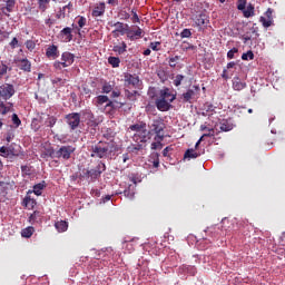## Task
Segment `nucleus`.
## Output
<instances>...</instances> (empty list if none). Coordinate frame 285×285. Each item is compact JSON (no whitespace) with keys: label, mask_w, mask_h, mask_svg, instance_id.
I'll use <instances>...</instances> for the list:
<instances>
[{"label":"nucleus","mask_w":285,"mask_h":285,"mask_svg":"<svg viewBox=\"0 0 285 285\" xmlns=\"http://www.w3.org/2000/svg\"><path fill=\"white\" fill-rule=\"evenodd\" d=\"M90 157L96 159H112L117 153V145L112 141H98L91 146Z\"/></svg>","instance_id":"obj_1"},{"label":"nucleus","mask_w":285,"mask_h":285,"mask_svg":"<svg viewBox=\"0 0 285 285\" xmlns=\"http://www.w3.org/2000/svg\"><path fill=\"white\" fill-rule=\"evenodd\" d=\"M175 99H177V91L168 87H164L158 92V97L155 101V106L157 110H159L160 112H168V110L173 108L171 104L173 101H175Z\"/></svg>","instance_id":"obj_2"},{"label":"nucleus","mask_w":285,"mask_h":285,"mask_svg":"<svg viewBox=\"0 0 285 285\" xmlns=\"http://www.w3.org/2000/svg\"><path fill=\"white\" fill-rule=\"evenodd\" d=\"M129 130L136 132L132 136L135 144H146L150 139V131H148L144 121L129 126Z\"/></svg>","instance_id":"obj_3"},{"label":"nucleus","mask_w":285,"mask_h":285,"mask_svg":"<svg viewBox=\"0 0 285 285\" xmlns=\"http://www.w3.org/2000/svg\"><path fill=\"white\" fill-rule=\"evenodd\" d=\"M75 150V147L67 145L61 146L58 150H53L52 148H50L47 150V155L51 157V159H63L65 161H68V159L72 157Z\"/></svg>","instance_id":"obj_4"},{"label":"nucleus","mask_w":285,"mask_h":285,"mask_svg":"<svg viewBox=\"0 0 285 285\" xmlns=\"http://www.w3.org/2000/svg\"><path fill=\"white\" fill-rule=\"evenodd\" d=\"M106 170V164L100 161L94 169H83L80 174L82 179H91V181H96L101 177V173Z\"/></svg>","instance_id":"obj_5"},{"label":"nucleus","mask_w":285,"mask_h":285,"mask_svg":"<svg viewBox=\"0 0 285 285\" xmlns=\"http://www.w3.org/2000/svg\"><path fill=\"white\" fill-rule=\"evenodd\" d=\"M17 90L14 89V85L12 83H2L0 86V99H3V101H8L9 99H12L14 97Z\"/></svg>","instance_id":"obj_6"},{"label":"nucleus","mask_w":285,"mask_h":285,"mask_svg":"<svg viewBox=\"0 0 285 285\" xmlns=\"http://www.w3.org/2000/svg\"><path fill=\"white\" fill-rule=\"evenodd\" d=\"M66 124L69 125L70 130H77L81 124V114L71 112L65 116Z\"/></svg>","instance_id":"obj_7"},{"label":"nucleus","mask_w":285,"mask_h":285,"mask_svg":"<svg viewBox=\"0 0 285 285\" xmlns=\"http://www.w3.org/2000/svg\"><path fill=\"white\" fill-rule=\"evenodd\" d=\"M164 122L159 120H154L151 124V132H155L156 137L160 139V141H164Z\"/></svg>","instance_id":"obj_8"},{"label":"nucleus","mask_w":285,"mask_h":285,"mask_svg":"<svg viewBox=\"0 0 285 285\" xmlns=\"http://www.w3.org/2000/svg\"><path fill=\"white\" fill-rule=\"evenodd\" d=\"M125 88H139V76L131 73L125 75Z\"/></svg>","instance_id":"obj_9"},{"label":"nucleus","mask_w":285,"mask_h":285,"mask_svg":"<svg viewBox=\"0 0 285 285\" xmlns=\"http://www.w3.org/2000/svg\"><path fill=\"white\" fill-rule=\"evenodd\" d=\"M128 23H124V22H116L114 23V28H116L114 31H111V35L117 38L119 37V35L124 36L126 35L127 30H128Z\"/></svg>","instance_id":"obj_10"},{"label":"nucleus","mask_w":285,"mask_h":285,"mask_svg":"<svg viewBox=\"0 0 285 285\" xmlns=\"http://www.w3.org/2000/svg\"><path fill=\"white\" fill-rule=\"evenodd\" d=\"M136 30L130 29V26L127 28V31L125 35H127L128 39H130V41H137V39H141L142 35H144V30H141V28L136 27Z\"/></svg>","instance_id":"obj_11"},{"label":"nucleus","mask_w":285,"mask_h":285,"mask_svg":"<svg viewBox=\"0 0 285 285\" xmlns=\"http://www.w3.org/2000/svg\"><path fill=\"white\" fill-rule=\"evenodd\" d=\"M61 61L62 68H69V66H72V63H75V55H72L70 51H65L61 55Z\"/></svg>","instance_id":"obj_12"},{"label":"nucleus","mask_w":285,"mask_h":285,"mask_svg":"<svg viewBox=\"0 0 285 285\" xmlns=\"http://www.w3.org/2000/svg\"><path fill=\"white\" fill-rule=\"evenodd\" d=\"M60 37L65 43L72 41V28L66 27L60 31Z\"/></svg>","instance_id":"obj_13"},{"label":"nucleus","mask_w":285,"mask_h":285,"mask_svg":"<svg viewBox=\"0 0 285 285\" xmlns=\"http://www.w3.org/2000/svg\"><path fill=\"white\" fill-rule=\"evenodd\" d=\"M46 57H48V59H58L59 47H57L56 45L49 46L46 50Z\"/></svg>","instance_id":"obj_14"},{"label":"nucleus","mask_w":285,"mask_h":285,"mask_svg":"<svg viewBox=\"0 0 285 285\" xmlns=\"http://www.w3.org/2000/svg\"><path fill=\"white\" fill-rule=\"evenodd\" d=\"M216 109H217V107H215V105L207 102L203 107V116L204 117H213V115L216 112L215 111Z\"/></svg>","instance_id":"obj_15"},{"label":"nucleus","mask_w":285,"mask_h":285,"mask_svg":"<svg viewBox=\"0 0 285 285\" xmlns=\"http://www.w3.org/2000/svg\"><path fill=\"white\" fill-rule=\"evenodd\" d=\"M208 16L206 13H200L195 17V24L198 28H202V26H208Z\"/></svg>","instance_id":"obj_16"},{"label":"nucleus","mask_w":285,"mask_h":285,"mask_svg":"<svg viewBox=\"0 0 285 285\" xmlns=\"http://www.w3.org/2000/svg\"><path fill=\"white\" fill-rule=\"evenodd\" d=\"M106 12V3L99 2L92 10V17H104Z\"/></svg>","instance_id":"obj_17"},{"label":"nucleus","mask_w":285,"mask_h":285,"mask_svg":"<svg viewBox=\"0 0 285 285\" xmlns=\"http://www.w3.org/2000/svg\"><path fill=\"white\" fill-rule=\"evenodd\" d=\"M22 206H24V208H28V210H32V208L37 206V200L27 195L22 200Z\"/></svg>","instance_id":"obj_18"},{"label":"nucleus","mask_w":285,"mask_h":285,"mask_svg":"<svg viewBox=\"0 0 285 285\" xmlns=\"http://www.w3.org/2000/svg\"><path fill=\"white\" fill-rule=\"evenodd\" d=\"M16 1L14 0H7L6 7L1 8V12L6 14L7 17H10L8 12H12L14 10Z\"/></svg>","instance_id":"obj_19"},{"label":"nucleus","mask_w":285,"mask_h":285,"mask_svg":"<svg viewBox=\"0 0 285 285\" xmlns=\"http://www.w3.org/2000/svg\"><path fill=\"white\" fill-rule=\"evenodd\" d=\"M246 82H242V79L239 77H235L233 80V90H236L237 92L244 90L246 88Z\"/></svg>","instance_id":"obj_20"},{"label":"nucleus","mask_w":285,"mask_h":285,"mask_svg":"<svg viewBox=\"0 0 285 285\" xmlns=\"http://www.w3.org/2000/svg\"><path fill=\"white\" fill-rule=\"evenodd\" d=\"M14 104L12 102H7V105H4L3 101L0 102V115L6 116L8 115V112H10V110L13 108Z\"/></svg>","instance_id":"obj_21"},{"label":"nucleus","mask_w":285,"mask_h":285,"mask_svg":"<svg viewBox=\"0 0 285 285\" xmlns=\"http://www.w3.org/2000/svg\"><path fill=\"white\" fill-rule=\"evenodd\" d=\"M20 70H23V72H30L32 70V63H30V60L28 59H20Z\"/></svg>","instance_id":"obj_22"},{"label":"nucleus","mask_w":285,"mask_h":285,"mask_svg":"<svg viewBox=\"0 0 285 285\" xmlns=\"http://www.w3.org/2000/svg\"><path fill=\"white\" fill-rule=\"evenodd\" d=\"M197 157H202V154L195 149H187L184 154V159H197Z\"/></svg>","instance_id":"obj_23"},{"label":"nucleus","mask_w":285,"mask_h":285,"mask_svg":"<svg viewBox=\"0 0 285 285\" xmlns=\"http://www.w3.org/2000/svg\"><path fill=\"white\" fill-rule=\"evenodd\" d=\"M8 151H9V157L12 156V157H19V155L21 154V147L20 146H17L14 144H11L9 147H8Z\"/></svg>","instance_id":"obj_24"},{"label":"nucleus","mask_w":285,"mask_h":285,"mask_svg":"<svg viewBox=\"0 0 285 285\" xmlns=\"http://www.w3.org/2000/svg\"><path fill=\"white\" fill-rule=\"evenodd\" d=\"M55 228H56V230H58V233H66V230H68V222H66V220H58L55 224Z\"/></svg>","instance_id":"obj_25"},{"label":"nucleus","mask_w":285,"mask_h":285,"mask_svg":"<svg viewBox=\"0 0 285 285\" xmlns=\"http://www.w3.org/2000/svg\"><path fill=\"white\" fill-rule=\"evenodd\" d=\"M245 19H250V17H255V6L249 3L247 8L243 11Z\"/></svg>","instance_id":"obj_26"},{"label":"nucleus","mask_w":285,"mask_h":285,"mask_svg":"<svg viewBox=\"0 0 285 285\" xmlns=\"http://www.w3.org/2000/svg\"><path fill=\"white\" fill-rule=\"evenodd\" d=\"M85 117L87 119L88 126H94V127L97 126V119L95 118V114L94 112L87 111V112H85Z\"/></svg>","instance_id":"obj_27"},{"label":"nucleus","mask_w":285,"mask_h":285,"mask_svg":"<svg viewBox=\"0 0 285 285\" xmlns=\"http://www.w3.org/2000/svg\"><path fill=\"white\" fill-rule=\"evenodd\" d=\"M56 124H57V117L47 115V118L45 120V126H47V128H55Z\"/></svg>","instance_id":"obj_28"},{"label":"nucleus","mask_w":285,"mask_h":285,"mask_svg":"<svg viewBox=\"0 0 285 285\" xmlns=\"http://www.w3.org/2000/svg\"><path fill=\"white\" fill-rule=\"evenodd\" d=\"M137 95H139V92L137 90H131L130 89H125V97L127 99H129V101H135L137 99Z\"/></svg>","instance_id":"obj_29"},{"label":"nucleus","mask_w":285,"mask_h":285,"mask_svg":"<svg viewBox=\"0 0 285 285\" xmlns=\"http://www.w3.org/2000/svg\"><path fill=\"white\" fill-rule=\"evenodd\" d=\"M185 80L186 76L178 73L174 77L173 83L176 88H179V86H181V83H184Z\"/></svg>","instance_id":"obj_30"},{"label":"nucleus","mask_w":285,"mask_h":285,"mask_svg":"<svg viewBox=\"0 0 285 285\" xmlns=\"http://www.w3.org/2000/svg\"><path fill=\"white\" fill-rule=\"evenodd\" d=\"M108 101H109L108 96L100 95V96L95 98V105L97 107L104 106V104H108Z\"/></svg>","instance_id":"obj_31"},{"label":"nucleus","mask_w":285,"mask_h":285,"mask_svg":"<svg viewBox=\"0 0 285 285\" xmlns=\"http://www.w3.org/2000/svg\"><path fill=\"white\" fill-rule=\"evenodd\" d=\"M194 95H195V90L188 89L186 92H184V94L181 95L183 101H184L185 104H189V101H190V99H193Z\"/></svg>","instance_id":"obj_32"},{"label":"nucleus","mask_w":285,"mask_h":285,"mask_svg":"<svg viewBox=\"0 0 285 285\" xmlns=\"http://www.w3.org/2000/svg\"><path fill=\"white\" fill-rule=\"evenodd\" d=\"M38 9L40 12H46L48 10V6H50V0H37Z\"/></svg>","instance_id":"obj_33"},{"label":"nucleus","mask_w":285,"mask_h":285,"mask_svg":"<svg viewBox=\"0 0 285 285\" xmlns=\"http://www.w3.org/2000/svg\"><path fill=\"white\" fill-rule=\"evenodd\" d=\"M144 144H146V142H136L129 147V150L131 153L138 154V153H140V150H144Z\"/></svg>","instance_id":"obj_34"},{"label":"nucleus","mask_w":285,"mask_h":285,"mask_svg":"<svg viewBox=\"0 0 285 285\" xmlns=\"http://www.w3.org/2000/svg\"><path fill=\"white\" fill-rule=\"evenodd\" d=\"M33 234H35V227H32V226H29V227L22 229V232H21L22 237H26L27 239L32 237Z\"/></svg>","instance_id":"obj_35"},{"label":"nucleus","mask_w":285,"mask_h":285,"mask_svg":"<svg viewBox=\"0 0 285 285\" xmlns=\"http://www.w3.org/2000/svg\"><path fill=\"white\" fill-rule=\"evenodd\" d=\"M125 197L128 199L135 198V186L130 185L127 189L124 190Z\"/></svg>","instance_id":"obj_36"},{"label":"nucleus","mask_w":285,"mask_h":285,"mask_svg":"<svg viewBox=\"0 0 285 285\" xmlns=\"http://www.w3.org/2000/svg\"><path fill=\"white\" fill-rule=\"evenodd\" d=\"M43 188H46V181L39 183L37 185L33 186V193L35 195H37L38 197L41 195V190H43Z\"/></svg>","instance_id":"obj_37"},{"label":"nucleus","mask_w":285,"mask_h":285,"mask_svg":"<svg viewBox=\"0 0 285 285\" xmlns=\"http://www.w3.org/2000/svg\"><path fill=\"white\" fill-rule=\"evenodd\" d=\"M108 63L112 66V68H119V63H121V60L119 59V57L110 56L108 58Z\"/></svg>","instance_id":"obj_38"},{"label":"nucleus","mask_w":285,"mask_h":285,"mask_svg":"<svg viewBox=\"0 0 285 285\" xmlns=\"http://www.w3.org/2000/svg\"><path fill=\"white\" fill-rule=\"evenodd\" d=\"M128 46L126 45V42H121V46H115L114 47V52H117L118 55H124V52H126Z\"/></svg>","instance_id":"obj_39"},{"label":"nucleus","mask_w":285,"mask_h":285,"mask_svg":"<svg viewBox=\"0 0 285 285\" xmlns=\"http://www.w3.org/2000/svg\"><path fill=\"white\" fill-rule=\"evenodd\" d=\"M259 22L262 23L263 28H271V26H273V20L262 16L259 18Z\"/></svg>","instance_id":"obj_40"},{"label":"nucleus","mask_w":285,"mask_h":285,"mask_svg":"<svg viewBox=\"0 0 285 285\" xmlns=\"http://www.w3.org/2000/svg\"><path fill=\"white\" fill-rule=\"evenodd\" d=\"M39 217H41V214L39 212H33L30 216H29V222L30 224H37V222H39Z\"/></svg>","instance_id":"obj_41"},{"label":"nucleus","mask_w":285,"mask_h":285,"mask_svg":"<svg viewBox=\"0 0 285 285\" xmlns=\"http://www.w3.org/2000/svg\"><path fill=\"white\" fill-rule=\"evenodd\" d=\"M220 130H223V132H228V131L233 130V125L228 124L227 120H224L220 124Z\"/></svg>","instance_id":"obj_42"},{"label":"nucleus","mask_w":285,"mask_h":285,"mask_svg":"<svg viewBox=\"0 0 285 285\" xmlns=\"http://www.w3.org/2000/svg\"><path fill=\"white\" fill-rule=\"evenodd\" d=\"M179 59H181L180 56L170 57L168 61L169 68H177V62L179 61Z\"/></svg>","instance_id":"obj_43"},{"label":"nucleus","mask_w":285,"mask_h":285,"mask_svg":"<svg viewBox=\"0 0 285 285\" xmlns=\"http://www.w3.org/2000/svg\"><path fill=\"white\" fill-rule=\"evenodd\" d=\"M247 3H248L247 0H238L237 10H240V12H243L246 9Z\"/></svg>","instance_id":"obj_44"},{"label":"nucleus","mask_w":285,"mask_h":285,"mask_svg":"<svg viewBox=\"0 0 285 285\" xmlns=\"http://www.w3.org/2000/svg\"><path fill=\"white\" fill-rule=\"evenodd\" d=\"M243 61H248V59L253 60L255 59V53H253L250 50L247 51L246 53L242 55Z\"/></svg>","instance_id":"obj_45"},{"label":"nucleus","mask_w":285,"mask_h":285,"mask_svg":"<svg viewBox=\"0 0 285 285\" xmlns=\"http://www.w3.org/2000/svg\"><path fill=\"white\" fill-rule=\"evenodd\" d=\"M180 37L181 39H190V37H193V32L190 31V29H184L180 32Z\"/></svg>","instance_id":"obj_46"},{"label":"nucleus","mask_w":285,"mask_h":285,"mask_svg":"<svg viewBox=\"0 0 285 285\" xmlns=\"http://www.w3.org/2000/svg\"><path fill=\"white\" fill-rule=\"evenodd\" d=\"M86 23H87L86 17L79 16L78 17V26H79L78 32L81 30V28H83L86 26Z\"/></svg>","instance_id":"obj_47"},{"label":"nucleus","mask_w":285,"mask_h":285,"mask_svg":"<svg viewBox=\"0 0 285 285\" xmlns=\"http://www.w3.org/2000/svg\"><path fill=\"white\" fill-rule=\"evenodd\" d=\"M102 92L105 95H108L109 92H112V85L106 82L104 86H102Z\"/></svg>","instance_id":"obj_48"},{"label":"nucleus","mask_w":285,"mask_h":285,"mask_svg":"<svg viewBox=\"0 0 285 285\" xmlns=\"http://www.w3.org/2000/svg\"><path fill=\"white\" fill-rule=\"evenodd\" d=\"M12 124L16 126V128H19V126H21V119H19V116L17 114L12 115Z\"/></svg>","instance_id":"obj_49"},{"label":"nucleus","mask_w":285,"mask_h":285,"mask_svg":"<svg viewBox=\"0 0 285 285\" xmlns=\"http://www.w3.org/2000/svg\"><path fill=\"white\" fill-rule=\"evenodd\" d=\"M164 148V144L161 141H155L151 144V150H161Z\"/></svg>","instance_id":"obj_50"},{"label":"nucleus","mask_w":285,"mask_h":285,"mask_svg":"<svg viewBox=\"0 0 285 285\" xmlns=\"http://www.w3.org/2000/svg\"><path fill=\"white\" fill-rule=\"evenodd\" d=\"M24 46H26V48L28 49V50H35V48H37V45L35 43V41H32V40H27L26 41V43H24Z\"/></svg>","instance_id":"obj_51"},{"label":"nucleus","mask_w":285,"mask_h":285,"mask_svg":"<svg viewBox=\"0 0 285 285\" xmlns=\"http://www.w3.org/2000/svg\"><path fill=\"white\" fill-rule=\"evenodd\" d=\"M236 52H239V49H237V48H233V49H230L228 52H227V59H235V55H236Z\"/></svg>","instance_id":"obj_52"},{"label":"nucleus","mask_w":285,"mask_h":285,"mask_svg":"<svg viewBox=\"0 0 285 285\" xmlns=\"http://www.w3.org/2000/svg\"><path fill=\"white\" fill-rule=\"evenodd\" d=\"M67 10H68V11H67ZM66 11H67V14H70V12L72 11V2H69L68 4H66V6L62 8V10H61L62 14H66Z\"/></svg>","instance_id":"obj_53"},{"label":"nucleus","mask_w":285,"mask_h":285,"mask_svg":"<svg viewBox=\"0 0 285 285\" xmlns=\"http://www.w3.org/2000/svg\"><path fill=\"white\" fill-rule=\"evenodd\" d=\"M159 46H161V42H150L149 48H151L155 52H159Z\"/></svg>","instance_id":"obj_54"},{"label":"nucleus","mask_w":285,"mask_h":285,"mask_svg":"<svg viewBox=\"0 0 285 285\" xmlns=\"http://www.w3.org/2000/svg\"><path fill=\"white\" fill-rule=\"evenodd\" d=\"M119 17H120V19H124L125 21H128V19H130V13H128L126 10H121L119 12Z\"/></svg>","instance_id":"obj_55"},{"label":"nucleus","mask_w":285,"mask_h":285,"mask_svg":"<svg viewBox=\"0 0 285 285\" xmlns=\"http://www.w3.org/2000/svg\"><path fill=\"white\" fill-rule=\"evenodd\" d=\"M0 156L1 157H10V154L8 151V147H6V146L0 147Z\"/></svg>","instance_id":"obj_56"},{"label":"nucleus","mask_w":285,"mask_h":285,"mask_svg":"<svg viewBox=\"0 0 285 285\" xmlns=\"http://www.w3.org/2000/svg\"><path fill=\"white\" fill-rule=\"evenodd\" d=\"M131 13H132V17H131L132 23H139L140 20H139V16L137 14V11L131 10Z\"/></svg>","instance_id":"obj_57"},{"label":"nucleus","mask_w":285,"mask_h":285,"mask_svg":"<svg viewBox=\"0 0 285 285\" xmlns=\"http://www.w3.org/2000/svg\"><path fill=\"white\" fill-rule=\"evenodd\" d=\"M3 75H8V65L4 63L0 67V77H3Z\"/></svg>","instance_id":"obj_58"},{"label":"nucleus","mask_w":285,"mask_h":285,"mask_svg":"<svg viewBox=\"0 0 285 285\" xmlns=\"http://www.w3.org/2000/svg\"><path fill=\"white\" fill-rule=\"evenodd\" d=\"M149 157V161H159V153L157 151L151 153Z\"/></svg>","instance_id":"obj_59"},{"label":"nucleus","mask_w":285,"mask_h":285,"mask_svg":"<svg viewBox=\"0 0 285 285\" xmlns=\"http://www.w3.org/2000/svg\"><path fill=\"white\" fill-rule=\"evenodd\" d=\"M187 273H189V275H193V276L197 275V267L188 266L187 267Z\"/></svg>","instance_id":"obj_60"},{"label":"nucleus","mask_w":285,"mask_h":285,"mask_svg":"<svg viewBox=\"0 0 285 285\" xmlns=\"http://www.w3.org/2000/svg\"><path fill=\"white\" fill-rule=\"evenodd\" d=\"M53 68H55L56 70H61V69L63 68V62H62V60H61V61H59V60L55 61V62H53Z\"/></svg>","instance_id":"obj_61"},{"label":"nucleus","mask_w":285,"mask_h":285,"mask_svg":"<svg viewBox=\"0 0 285 285\" xmlns=\"http://www.w3.org/2000/svg\"><path fill=\"white\" fill-rule=\"evenodd\" d=\"M264 14H265V18L273 21V9L268 8Z\"/></svg>","instance_id":"obj_62"},{"label":"nucleus","mask_w":285,"mask_h":285,"mask_svg":"<svg viewBox=\"0 0 285 285\" xmlns=\"http://www.w3.org/2000/svg\"><path fill=\"white\" fill-rule=\"evenodd\" d=\"M106 110H107V112L115 110V104L112 101L107 102Z\"/></svg>","instance_id":"obj_63"},{"label":"nucleus","mask_w":285,"mask_h":285,"mask_svg":"<svg viewBox=\"0 0 285 285\" xmlns=\"http://www.w3.org/2000/svg\"><path fill=\"white\" fill-rule=\"evenodd\" d=\"M21 171L24 175H30V167H28L27 165L21 166Z\"/></svg>","instance_id":"obj_64"}]
</instances>
